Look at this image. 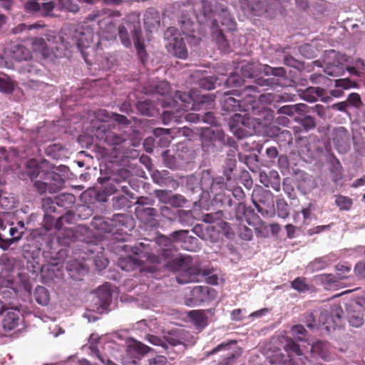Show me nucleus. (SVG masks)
<instances>
[{
  "label": "nucleus",
  "mask_w": 365,
  "mask_h": 365,
  "mask_svg": "<svg viewBox=\"0 0 365 365\" xmlns=\"http://www.w3.org/2000/svg\"><path fill=\"white\" fill-rule=\"evenodd\" d=\"M215 230H217L218 234L220 232H222L227 237H229L230 235H233L229 223L223 221L222 219H221L220 222L217 223V225H210L207 227V231H215Z\"/></svg>",
  "instance_id": "ea45409f"
},
{
  "label": "nucleus",
  "mask_w": 365,
  "mask_h": 365,
  "mask_svg": "<svg viewBox=\"0 0 365 365\" xmlns=\"http://www.w3.org/2000/svg\"><path fill=\"white\" fill-rule=\"evenodd\" d=\"M56 200H52L51 197H46L43 199L42 201V207L46 212L45 215V221L46 224H47V221L48 220H53L52 216L50 215L51 213H54L56 212Z\"/></svg>",
  "instance_id": "58836bf2"
},
{
  "label": "nucleus",
  "mask_w": 365,
  "mask_h": 365,
  "mask_svg": "<svg viewBox=\"0 0 365 365\" xmlns=\"http://www.w3.org/2000/svg\"><path fill=\"white\" fill-rule=\"evenodd\" d=\"M63 183L64 180L59 174L53 171H47L43 173L41 180L34 182V186L41 194L47 191L53 193L59 190Z\"/></svg>",
  "instance_id": "6e6552de"
},
{
  "label": "nucleus",
  "mask_w": 365,
  "mask_h": 365,
  "mask_svg": "<svg viewBox=\"0 0 365 365\" xmlns=\"http://www.w3.org/2000/svg\"><path fill=\"white\" fill-rule=\"evenodd\" d=\"M188 6L189 10H186V11H189L190 14H187L186 16H182L181 19L180 20V30L187 41L189 38H192L195 41V43L197 44L200 42V38H196L194 35L195 24L190 18L191 13L193 15H195V14H194L195 9L191 5H189Z\"/></svg>",
  "instance_id": "ddd939ff"
},
{
  "label": "nucleus",
  "mask_w": 365,
  "mask_h": 365,
  "mask_svg": "<svg viewBox=\"0 0 365 365\" xmlns=\"http://www.w3.org/2000/svg\"><path fill=\"white\" fill-rule=\"evenodd\" d=\"M19 310L13 309L7 312L2 320V326L4 330H12L18 325L19 321Z\"/></svg>",
  "instance_id": "bb28decb"
},
{
  "label": "nucleus",
  "mask_w": 365,
  "mask_h": 365,
  "mask_svg": "<svg viewBox=\"0 0 365 365\" xmlns=\"http://www.w3.org/2000/svg\"><path fill=\"white\" fill-rule=\"evenodd\" d=\"M277 141L281 147L289 146L292 144V135L291 131L283 130L279 131L276 135Z\"/></svg>",
  "instance_id": "a19ab883"
},
{
  "label": "nucleus",
  "mask_w": 365,
  "mask_h": 365,
  "mask_svg": "<svg viewBox=\"0 0 365 365\" xmlns=\"http://www.w3.org/2000/svg\"><path fill=\"white\" fill-rule=\"evenodd\" d=\"M31 41L33 49L35 51L40 53L45 58L50 56V50L43 38H31Z\"/></svg>",
  "instance_id": "e433bc0d"
},
{
  "label": "nucleus",
  "mask_w": 365,
  "mask_h": 365,
  "mask_svg": "<svg viewBox=\"0 0 365 365\" xmlns=\"http://www.w3.org/2000/svg\"><path fill=\"white\" fill-rule=\"evenodd\" d=\"M190 262V260L188 257L178 256L170 261L166 262L165 265L173 271L186 270L189 267Z\"/></svg>",
  "instance_id": "cd10ccee"
},
{
  "label": "nucleus",
  "mask_w": 365,
  "mask_h": 365,
  "mask_svg": "<svg viewBox=\"0 0 365 365\" xmlns=\"http://www.w3.org/2000/svg\"><path fill=\"white\" fill-rule=\"evenodd\" d=\"M123 21L130 29L137 55L141 62L144 63L147 61L148 55L145 50L144 38L140 29L139 16L135 13H131L126 16Z\"/></svg>",
  "instance_id": "39448f33"
},
{
  "label": "nucleus",
  "mask_w": 365,
  "mask_h": 365,
  "mask_svg": "<svg viewBox=\"0 0 365 365\" xmlns=\"http://www.w3.org/2000/svg\"><path fill=\"white\" fill-rule=\"evenodd\" d=\"M34 296L36 302L41 305H46L49 302V292L44 287L38 286L35 289Z\"/></svg>",
  "instance_id": "4c0bfd02"
},
{
  "label": "nucleus",
  "mask_w": 365,
  "mask_h": 365,
  "mask_svg": "<svg viewBox=\"0 0 365 365\" xmlns=\"http://www.w3.org/2000/svg\"><path fill=\"white\" fill-rule=\"evenodd\" d=\"M259 65L256 63L247 62L241 66V75L243 78H252L258 73Z\"/></svg>",
  "instance_id": "f704fd0d"
},
{
  "label": "nucleus",
  "mask_w": 365,
  "mask_h": 365,
  "mask_svg": "<svg viewBox=\"0 0 365 365\" xmlns=\"http://www.w3.org/2000/svg\"><path fill=\"white\" fill-rule=\"evenodd\" d=\"M26 169V174L32 181L38 176L41 178L43 176V173H45L40 170L38 161L35 159H31L28 161Z\"/></svg>",
  "instance_id": "c9c22d12"
},
{
  "label": "nucleus",
  "mask_w": 365,
  "mask_h": 365,
  "mask_svg": "<svg viewBox=\"0 0 365 365\" xmlns=\"http://www.w3.org/2000/svg\"><path fill=\"white\" fill-rule=\"evenodd\" d=\"M192 101V97L190 94L182 92L176 91L173 98H170L162 102L163 107H174L184 111H187L189 108V104Z\"/></svg>",
  "instance_id": "9b49d317"
},
{
  "label": "nucleus",
  "mask_w": 365,
  "mask_h": 365,
  "mask_svg": "<svg viewBox=\"0 0 365 365\" xmlns=\"http://www.w3.org/2000/svg\"><path fill=\"white\" fill-rule=\"evenodd\" d=\"M96 122L92 123V132L101 143L106 144L113 158H123L129 153L130 142L127 135L117 132L115 123H108L113 117L106 110L101 109L96 114Z\"/></svg>",
  "instance_id": "f257e3e1"
},
{
  "label": "nucleus",
  "mask_w": 365,
  "mask_h": 365,
  "mask_svg": "<svg viewBox=\"0 0 365 365\" xmlns=\"http://www.w3.org/2000/svg\"><path fill=\"white\" fill-rule=\"evenodd\" d=\"M240 5L249 16H260L267 11V0H241Z\"/></svg>",
  "instance_id": "f8f14e48"
},
{
  "label": "nucleus",
  "mask_w": 365,
  "mask_h": 365,
  "mask_svg": "<svg viewBox=\"0 0 365 365\" xmlns=\"http://www.w3.org/2000/svg\"><path fill=\"white\" fill-rule=\"evenodd\" d=\"M75 214L71 211H67L66 213L56 219L55 222V228L61 230L63 227V222L67 224H72L75 219Z\"/></svg>",
  "instance_id": "a18cd8bd"
},
{
  "label": "nucleus",
  "mask_w": 365,
  "mask_h": 365,
  "mask_svg": "<svg viewBox=\"0 0 365 365\" xmlns=\"http://www.w3.org/2000/svg\"><path fill=\"white\" fill-rule=\"evenodd\" d=\"M130 174V171L127 169L120 170L115 178L110 179L109 184L106 188V191L110 194L121 192L131 197L133 193L130 192V183L127 180Z\"/></svg>",
  "instance_id": "1a4fd4ad"
},
{
  "label": "nucleus",
  "mask_w": 365,
  "mask_h": 365,
  "mask_svg": "<svg viewBox=\"0 0 365 365\" xmlns=\"http://www.w3.org/2000/svg\"><path fill=\"white\" fill-rule=\"evenodd\" d=\"M301 124L302 125L305 130L308 131L315 128L316 121L314 118H313L312 116L306 115L301 120Z\"/></svg>",
  "instance_id": "e2e57ef3"
},
{
  "label": "nucleus",
  "mask_w": 365,
  "mask_h": 365,
  "mask_svg": "<svg viewBox=\"0 0 365 365\" xmlns=\"http://www.w3.org/2000/svg\"><path fill=\"white\" fill-rule=\"evenodd\" d=\"M335 203L341 210H350L353 204L351 198L343 195L336 196Z\"/></svg>",
  "instance_id": "8fccbe9b"
},
{
  "label": "nucleus",
  "mask_w": 365,
  "mask_h": 365,
  "mask_svg": "<svg viewBox=\"0 0 365 365\" xmlns=\"http://www.w3.org/2000/svg\"><path fill=\"white\" fill-rule=\"evenodd\" d=\"M189 317L193 323L200 327L207 325V317L205 310H194L189 313Z\"/></svg>",
  "instance_id": "473e14b6"
},
{
  "label": "nucleus",
  "mask_w": 365,
  "mask_h": 365,
  "mask_svg": "<svg viewBox=\"0 0 365 365\" xmlns=\"http://www.w3.org/2000/svg\"><path fill=\"white\" fill-rule=\"evenodd\" d=\"M14 88L13 82L7 77H0V91L11 93Z\"/></svg>",
  "instance_id": "4d7b16f0"
},
{
  "label": "nucleus",
  "mask_w": 365,
  "mask_h": 365,
  "mask_svg": "<svg viewBox=\"0 0 365 365\" xmlns=\"http://www.w3.org/2000/svg\"><path fill=\"white\" fill-rule=\"evenodd\" d=\"M185 38L175 37L170 43L173 48V54L179 58L185 59L187 56V50L185 43Z\"/></svg>",
  "instance_id": "5701e85b"
},
{
  "label": "nucleus",
  "mask_w": 365,
  "mask_h": 365,
  "mask_svg": "<svg viewBox=\"0 0 365 365\" xmlns=\"http://www.w3.org/2000/svg\"><path fill=\"white\" fill-rule=\"evenodd\" d=\"M191 295L195 303H201L215 299L217 292L207 286H196L191 290Z\"/></svg>",
  "instance_id": "4468645a"
},
{
  "label": "nucleus",
  "mask_w": 365,
  "mask_h": 365,
  "mask_svg": "<svg viewBox=\"0 0 365 365\" xmlns=\"http://www.w3.org/2000/svg\"><path fill=\"white\" fill-rule=\"evenodd\" d=\"M311 352L314 356H319L324 360H328L329 356V343L325 341L314 342L312 346Z\"/></svg>",
  "instance_id": "b1692460"
},
{
  "label": "nucleus",
  "mask_w": 365,
  "mask_h": 365,
  "mask_svg": "<svg viewBox=\"0 0 365 365\" xmlns=\"http://www.w3.org/2000/svg\"><path fill=\"white\" fill-rule=\"evenodd\" d=\"M215 12L219 19H214L210 24L212 36L220 49L227 51L229 48V42L225 34L226 32H233L237 29V23L235 18L228 11V8L224 4H217L215 6Z\"/></svg>",
  "instance_id": "7ed1b4c3"
},
{
  "label": "nucleus",
  "mask_w": 365,
  "mask_h": 365,
  "mask_svg": "<svg viewBox=\"0 0 365 365\" xmlns=\"http://www.w3.org/2000/svg\"><path fill=\"white\" fill-rule=\"evenodd\" d=\"M212 183L213 178L211 176L210 172H203L200 180V186L202 190L211 193Z\"/></svg>",
  "instance_id": "de8ad7c7"
},
{
  "label": "nucleus",
  "mask_w": 365,
  "mask_h": 365,
  "mask_svg": "<svg viewBox=\"0 0 365 365\" xmlns=\"http://www.w3.org/2000/svg\"><path fill=\"white\" fill-rule=\"evenodd\" d=\"M223 217V212L221 210H219L215 212L207 213L202 216L203 222L209 224H215Z\"/></svg>",
  "instance_id": "864d4df0"
},
{
  "label": "nucleus",
  "mask_w": 365,
  "mask_h": 365,
  "mask_svg": "<svg viewBox=\"0 0 365 365\" xmlns=\"http://www.w3.org/2000/svg\"><path fill=\"white\" fill-rule=\"evenodd\" d=\"M172 109L165 110L162 114V120L164 124H168L170 122H182L183 113L177 108L171 107Z\"/></svg>",
  "instance_id": "c85d7f7f"
},
{
  "label": "nucleus",
  "mask_w": 365,
  "mask_h": 365,
  "mask_svg": "<svg viewBox=\"0 0 365 365\" xmlns=\"http://www.w3.org/2000/svg\"><path fill=\"white\" fill-rule=\"evenodd\" d=\"M74 38L76 39V44L78 49L81 52L84 59L86 61L83 50L90 46L93 40V34L89 31H76L74 35Z\"/></svg>",
  "instance_id": "6ab92c4d"
},
{
  "label": "nucleus",
  "mask_w": 365,
  "mask_h": 365,
  "mask_svg": "<svg viewBox=\"0 0 365 365\" xmlns=\"http://www.w3.org/2000/svg\"><path fill=\"white\" fill-rule=\"evenodd\" d=\"M165 346H164L165 350L168 354L170 353V349H173V347L181 344V341L173 335L169 334L163 336Z\"/></svg>",
  "instance_id": "5fc2aeb1"
},
{
  "label": "nucleus",
  "mask_w": 365,
  "mask_h": 365,
  "mask_svg": "<svg viewBox=\"0 0 365 365\" xmlns=\"http://www.w3.org/2000/svg\"><path fill=\"white\" fill-rule=\"evenodd\" d=\"M215 79L213 76L205 77L199 81V86L205 90H212L215 88Z\"/></svg>",
  "instance_id": "052dcab7"
},
{
  "label": "nucleus",
  "mask_w": 365,
  "mask_h": 365,
  "mask_svg": "<svg viewBox=\"0 0 365 365\" xmlns=\"http://www.w3.org/2000/svg\"><path fill=\"white\" fill-rule=\"evenodd\" d=\"M160 15L153 8L148 9L144 14V25L147 30L151 31L160 26Z\"/></svg>",
  "instance_id": "4be33fe9"
},
{
  "label": "nucleus",
  "mask_w": 365,
  "mask_h": 365,
  "mask_svg": "<svg viewBox=\"0 0 365 365\" xmlns=\"http://www.w3.org/2000/svg\"><path fill=\"white\" fill-rule=\"evenodd\" d=\"M354 271L356 276L359 278H365V261L356 263Z\"/></svg>",
  "instance_id": "774afa93"
},
{
  "label": "nucleus",
  "mask_w": 365,
  "mask_h": 365,
  "mask_svg": "<svg viewBox=\"0 0 365 365\" xmlns=\"http://www.w3.org/2000/svg\"><path fill=\"white\" fill-rule=\"evenodd\" d=\"M118 37L121 43L125 48H130L132 46V42L130 38V35L128 31V29L125 25H120L118 26Z\"/></svg>",
  "instance_id": "c03bdc74"
},
{
  "label": "nucleus",
  "mask_w": 365,
  "mask_h": 365,
  "mask_svg": "<svg viewBox=\"0 0 365 365\" xmlns=\"http://www.w3.org/2000/svg\"><path fill=\"white\" fill-rule=\"evenodd\" d=\"M244 83V78L242 76H240L237 73H232L225 81V85L227 87H240Z\"/></svg>",
  "instance_id": "603ef678"
},
{
  "label": "nucleus",
  "mask_w": 365,
  "mask_h": 365,
  "mask_svg": "<svg viewBox=\"0 0 365 365\" xmlns=\"http://www.w3.org/2000/svg\"><path fill=\"white\" fill-rule=\"evenodd\" d=\"M136 108L140 114L145 116H154L158 112L155 103L150 100L138 102Z\"/></svg>",
  "instance_id": "a878e982"
},
{
  "label": "nucleus",
  "mask_w": 365,
  "mask_h": 365,
  "mask_svg": "<svg viewBox=\"0 0 365 365\" xmlns=\"http://www.w3.org/2000/svg\"><path fill=\"white\" fill-rule=\"evenodd\" d=\"M284 351L287 353L289 356H302V351L299 345L292 339H288L284 346Z\"/></svg>",
  "instance_id": "37998d69"
},
{
  "label": "nucleus",
  "mask_w": 365,
  "mask_h": 365,
  "mask_svg": "<svg viewBox=\"0 0 365 365\" xmlns=\"http://www.w3.org/2000/svg\"><path fill=\"white\" fill-rule=\"evenodd\" d=\"M264 71L267 75L271 74L274 76L284 77L286 76V71L282 67L272 68L266 65L264 66Z\"/></svg>",
  "instance_id": "680f3d73"
},
{
  "label": "nucleus",
  "mask_w": 365,
  "mask_h": 365,
  "mask_svg": "<svg viewBox=\"0 0 365 365\" xmlns=\"http://www.w3.org/2000/svg\"><path fill=\"white\" fill-rule=\"evenodd\" d=\"M189 231L185 230H180L178 231H175L170 235V238L162 237L158 239V242H153L149 241L152 245V246H155L157 244H160L161 242H165V245H168L170 244L171 240L175 242H185V240L190 237L188 236ZM192 240H195V237H190Z\"/></svg>",
  "instance_id": "aec40b11"
},
{
  "label": "nucleus",
  "mask_w": 365,
  "mask_h": 365,
  "mask_svg": "<svg viewBox=\"0 0 365 365\" xmlns=\"http://www.w3.org/2000/svg\"><path fill=\"white\" fill-rule=\"evenodd\" d=\"M55 200L58 207L68 209L75 203L76 197L73 194L63 192L56 196Z\"/></svg>",
  "instance_id": "7c9ffc66"
},
{
  "label": "nucleus",
  "mask_w": 365,
  "mask_h": 365,
  "mask_svg": "<svg viewBox=\"0 0 365 365\" xmlns=\"http://www.w3.org/2000/svg\"><path fill=\"white\" fill-rule=\"evenodd\" d=\"M55 8V4L52 1L46 2L40 6L36 1L30 0L25 5L24 9L29 12H41L43 16H51Z\"/></svg>",
  "instance_id": "a211bd4d"
},
{
  "label": "nucleus",
  "mask_w": 365,
  "mask_h": 365,
  "mask_svg": "<svg viewBox=\"0 0 365 365\" xmlns=\"http://www.w3.org/2000/svg\"><path fill=\"white\" fill-rule=\"evenodd\" d=\"M217 4H222L217 1H210L209 0H202L200 6V13L204 16L205 18H211L213 16H216L215 12V6Z\"/></svg>",
  "instance_id": "72a5a7b5"
},
{
  "label": "nucleus",
  "mask_w": 365,
  "mask_h": 365,
  "mask_svg": "<svg viewBox=\"0 0 365 365\" xmlns=\"http://www.w3.org/2000/svg\"><path fill=\"white\" fill-rule=\"evenodd\" d=\"M151 244H145V242H139L133 247V252L135 257H125L119 259L118 264L121 269L130 272L136 269L143 270V262H147L152 264H160L162 260L168 259L171 254L170 249H162L159 255L151 253Z\"/></svg>",
  "instance_id": "f03ea898"
},
{
  "label": "nucleus",
  "mask_w": 365,
  "mask_h": 365,
  "mask_svg": "<svg viewBox=\"0 0 365 365\" xmlns=\"http://www.w3.org/2000/svg\"><path fill=\"white\" fill-rule=\"evenodd\" d=\"M226 168H225L223 173L227 181L232 180V173L234 168L236 166V161L234 160H228L226 163Z\"/></svg>",
  "instance_id": "338daca9"
},
{
  "label": "nucleus",
  "mask_w": 365,
  "mask_h": 365,
  "mask_svg": "<svg viewBox=\"0 0 365 365\" xmlns=\"http://www.w3.org/2000/svg\"><path fill=\"white\" fill-rule=\"evenodd\" d=\"M254 120L261 123L260 117H251L250 113L244 115L235 113L229 121V127L237 138H242L252 134L250 130L255 127Z\"/></svg>",
  "instance_id": "423d86ee"
},
{
  "label": "nucleus",
  "mask_w": 365,
  "mask_h": 365,
  "mask_svg": "<svg viewBox=\"0 0 365 365\" xmlns=\"http://www.w3.org/2000/svg\"><path fill=\"white\" fill-rule=\"evenodd\" d=\"M57 240L58 243L62 246H69L72 242H74L77 235L73 229L72 228H63L58 230Z\"/></svg>",
  "instance_id": "393cba45"
},
{
  "label": "nucleus",
  "mask_w": 365,
  "mask_h": 365,
  "mask_svg": "<svg viewBox=\"0 0 365 365\" xmlns=\"http://www.w3.org/2000/svg\"><path fill=\"white\" fill-rule=\"evenodd\" d=\"M160 213L165 218L170 221H173L177 219V215L174 212L173 210L169 207H161Z\"/></svg>",
  "instance_id": "69168bd1"
},
{
  "label": "nucleus",
  "mask_w": 365,
  "mask_h": 365,
  "mask_svg": "<svg viewBox=\"0 0 365 365\" xmlns=\"http://www.w3.org/2000/svg\"><path fill=\"white\" fill-rule=\"evenodd\" d=\"M218 354L217 365H234L242 354L241 349L237 346L236 340H227L218 344L210 351L205 353V356Z\"/></svg>",
  "instance_id": "20e7f679"
},
{
  "label": "nucleus",
  "mask_w": 365,
  "mask_h": 365,
  "mask_svg": "<svg viewBox=\"0 0 365 365\" xmlns=\"http://www.w3.org/2000/svg\"><path fill=\"white\" fill-rule=\"evenodd\" d=\"M254 215V210L247 207L244 202H239L235 209V215L237 219L243 221L245 218L246 222L249 225H251L249 219V215Z\"/></svg>",
  "instance_id": "2f4dec72"
},
{
  "label": "nucleus",
  "mask_w": 365,
  "mask_h": 365,
  "mask_svg": "<svg viewBox=\"0 0 365 365\" xmlns=\"http://www.w3.org/2000/svg\"><path fill=\"white\" fill-rule=\"evenodd\" d=\"M272 194L269 190H264L259 187L255 189L252 194V201L257 210L262 212L260 204L268 205L272 202Z\"/></svg>",
  "instance_id": "f3484780"
},
{
  "label": "nucleus",
  "mask_w": 365,
  "mask_h": 365,
  "mask_svg": "<svg viewBox=\"0 0 365 365\" xmlns=\"http://www.w3.org/2000/svg\"><path fill=\"white\" fill-rule=\"evenodd\" d=\"M177 218L179 222L183 225H192L193 222L192 214L189 210H178Z\"/></svg>",
  "instance_id": "49530a36"
},
{
  "label": "nucleus",
  "mask_w": 365,
  "mask_h": 365,
  "mask_svg": "<svg viewBox=\"0 0 365 365\" xmlns=\"http://www.w3.org/2000/svg\"><path fill=\"white\" fill-rule=\"evenodd\" d=\"M93 226L104 232H113L116 230H123V227L130 228L133 227V219L128 215L116 214L108 221H105L101 217H95L93 222Z\"/></svg>",
  "instance_id": "0eeeda50"
},
{
  "label": "nucleus",
  "mask_w": 365,
  "mask_h": 365,
  "mask_svg": "<svg viewBox=\"0 0 365 365\" xmlns=\"http://www.w3.org/2000/svg\"><path fill=\"white\" fill-rule=\"evenodd\" d=\"M344 311L339 304H335L331 307L330 317L336 325L341 320Z\"/></svg>",
  "instance_id": "6e6d98bb"
},
{
  "label": "nucleus",
  "mask_w": 365,
  "mask_h": 365,
  "mask_svg": "<svg viewBox=\"0 0 365 365\" xmlns=\"http://www.w3.org/2000/svg\"><path fill=\"white\" fill-rule=\"evenodd\" d=\"M320 282L327 289H337L341 287V279L336 274H322L319 276Z\"/></svg>",
  "instance_id": "c756f323"
},
{
  "label": "nucleus",
  "mask_w": 365,
  "mask_h": 365,
  "mask_svg": "<svg viewBox=\"0 0 365 365\" xmlns=\"http://www.w3.org/2000/svg\"><path fill=\"white\" fill-rule=\"evenodd\" d=\"M111 297L112 294L108 284H103L96 290V304H98L103 309H106L110 304Z\"/></svg>",
  "instance_id": "412c9836"
},
{
  "label": "nucleus",
  "mask_w": 365,
  "mask_h": 365,
  "mask_svg": "<svg viewBox=\"0 0 365 365\" xmlns=\"http://www.w3.org/2000/svg\"><path fill=\"white\" fill-rule=\"evenodd\" d=\"M113 207L115 210H120L126 206L129 203L128 199L124 195L115 196L112 199Z\"/></svg>",
  "instance_id": "13d9d810"
},
{
  "label": "nucleus",
  "mask_w": 365,
  "mask_h": 365,
  "mask_svg": "<svg viewBox=\"0 0 365 365\" xmlns=\"http://www.w3.org/2000/svg\"><path fill=\"white\" fill-rule=\"evenodd\" d=\"M171 91L170 85L167 81H153L143 88L145 94H158L167 96Z\"/></svg>",
  "instance_id": "dca6fc26"
},
{
  "label": "nucleus",
  "mask_w": 365,
  "mask_h": 365,
  "mask_svg": "<svg viewBox=\"0 0 365 365\" xmlns=\"http://www.w3.org/2000/svg\"><path fill=\"white\" fill-rule=\"evenodd\" d=\"M292 287L299 292H305L309 289L304 277H297L292 281Z\"/></svg>",
  "instance_id": "bf43d9fd"
},
{
  "label": "nucleus",
  "mask_w": 365,
  "mask_h": 365,
  "mask_svg": "<svg viewBox=\"0 0 365 365\" xmlns=\"http://www.w3.org/2000/svg\"><path fill=\"white\" fill-rule=\"evenodd\" d=\"M336 275L341 280L348 278L351 272V265L347 262H339L336 265Z\"/></svg>",
  "instance_id": "79ce46f5"
},
{
  "label": "nucleus",
  "mask_w": 365,
  "mask_h": 365,
  "mask_svg": "<svg viewBox=\"0 0 365 365\" xmlns=\"http://www.w3.org/2000/svg\"><path fill=\"white\" fill-rule=\"evenodd\" d=\"M136 217L150 227H155L158 222L155 219L157 210L153 207L137 206L135 210Z\"/></svg>",
  "instance_id": "2eb2a0df"
},
{
  "label": "nucleus",
  "mask_w": 365,
  "mask_h": 365,
  "mask_svg": "<svg viewBox=\"0 0 365 365\" xmlns=\"http://www.w3.org/2000/svg\"><path fill=\"white\" fill-rule=\"evenodd\" d=\"M226 187L225 180L223 177H217L213 178V183L211 188V193L215 195L216 199L221 197V195L218 192L219 190H222Z\"/></svg>",
  "instance_id": "09e8293b"
},
{
  "label": "nucleus",
  "mask_w": 365,
  "mask_h": 365,
  "mask_svg": "<svg viewBox=\"0 0 365 365\" xmlns=\"http://www.w3.org/2000/svg\"><path fill=\"white\" fill-rule=\"evenodd\" d=\"M99 29L105 33H110L115 30V25L110 17L101 19L98 21Z\"/></svg>",
  "instance_id": "3c124183"
},
{
  "label": "nucleus",
  "mask_w": 365,
  "mask_h": 365,
  "mask_svg": "<svg viewBox=\"0 0 365 365\" xmlns=\"http://www.w3.org/2000/svg\"><path fill=\"white\" fill-rule=\"evenodd\" d=\"M78 218L85 220L89 217L92 214L91 209L86 205H80L76 210Z\"/></svg>",
  "instance_id": "0e129e2a"
},
{
  "label": "nucleus",
  "mask_w": 365,
  "mask_h": 365,
  "mask_svg": "<svg viewBox=\"0 0 365 365\" xmlns=\"http://www.w3.org/2000/svg\"><path fill=\"white\" fill-rule=\"evenodd\" d=\"M249 99L247 102L249 104L247 105V108H244V106L242 105V102L240 100H237L233 97L228 96L227 97L222 103V109L225 112H236L237 110H241L242 109L245 111L250 110V106L252 110V114L256 115V109L257 106L256 104H259L258 102L256 101V96H253L252 95H247Z\"/></svg>",
  "instance_id": "9d476101"
}]
</instances>
